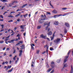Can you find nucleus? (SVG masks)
<instances>
[{
	"label": "nucleus",
	"instance_id": "obj_50",
	"mask_svg": "<svg viewBox=\"0 0 73 73\" xmlns=\"http://www.w3.org/2000/svg\"><path fill=\"white\" fill-rule=\"evenodd\" d=\"M46 66L47 68H49V65L48 64H47V65H46Z\"/></svg>",
	"mask_w": 73,
	"mask_h": 73
},
{
	"label": "nucleus",
	"instance_id": "obj_26",
	"mask_svg": "<svg viewBox=\"0 0 73 73\" xmlns=\"http://www.w3.org/2000/svg\"><path fill=\"white\" fill-rule=\"evenodd\" d=\"M62 10H66L67 9V8L66 7L63 8L62 9Z\"/></svg>",
	"mask_w": 73,
	"mask_h": 73
},
{
	"label": "nucleus",
	"instance_id": "obj_27",
	"mask_svg": "<svg viewBox=\"0 0 73 73\" xmlns=\"http://www.w3.org/2000/svg\"><path fill=\"white\" fill-rule=\"evenodd\" d=\"M70 50H69V51H68V53L67 54V55L68 56H69V54H70Z\"/></svg>",
	"mask_w": 73,
	"mask_h": 73
},
{
	"label": "nucleus",
	"instance_id": "obj_37",
	"mask_svg": "<svg viewBox=\"0 0 73 73\" xmlns=\"http://www.w3.org/2000/svg\"><path fill=\"white\" fill-rule=\"evenodd\" d=\"M20 43H18L17 44H16L15 45L16 46H17L19 45H20Z\"/></svg>",
	"mask_w": 73,
	"mask_h": 73
},
{
	"label": "nucleus",
	"instance_id": "obj_24",
	"mask_svg": "<svg viewBox=\"0 0 73 73\" xmlns=\"http://www.w3.org/2000/svg\"><path fill=\"white\" fill-rule=\"evenodd\" d=\"M52 70V69L50 68L47 70V72H50Z\"/></svg>",
	"mask_w": 73,
	"mask_h": 73
},
{
	"label": "nucleus",
	"instance_id": "obj_59",
	"mask_svg": "<svg viewBox=\"0 0 73 73\" xmlns=\"http://www.w3.org/2000/svg\"><path fill=\"white\" fill-rule=\"evenodd\" d=\"M5 63L6 64H8V62L6 61L5 62Z\"/></svg>",
	"mask_w": 73,
	"mask_h": 73
},
{
	"label": "nucleus",
	"instance_id": "obj_48",
	"mask_svg": "<svg viewBox=\"0 0 73 73\" xmlns=\"http://www.w3.org/2000/svg\"><path fill=\"white\" fill-rule=\"evenodd\" d=\"M46 39H47L48 41H50V40L49 39V38H46Z\"/></svg>",
	"mask_w": 73,
	"mask_h": 73
},
{
	"label": "nucleus",
	"instance_id": "obj_42",
	"mask_svg": "<svg viewBox=\"0 0 73 73\" xmlns=\"http://www.w3.org/2000/svg\"><path fill=\"white\" fill-rule=\"evenodd\" d=\"M9 23H10V22H13V20H11L8 21Z\"/></svg>",
	"mask_w": 73,
	"mask_h": 73
},
{
	"label": "nucleus",
	"instance_id": "obj_36",
	"mask_svg": "<svg viewBox=\"0 0 73 73\" xmlns=\"http://www.w3.org/2000/svg\"><path fill=\"white\" fill-rule=\"evenodd\" d=\"M4 42V41H0V44H3Z\"/></svg>",
	"mask_w": 73,
	"mask_h": 73
},
{
	"label": "nucleus",
	"instance_id": "obj_38",
	"mask_svg": "<svg viewBox=\"0 0 73 73\" xmlns=\"http://www.w3.org/2000/svg\"><path fill=\"white\" fill-rule=\"evenodd\" d=\"M50 6H51V7H52L53 8V6H52V4H51V3H50Z\"/></svg>",
	"mask_w": 73,
	"mask_h": 73
},
{
	"label": "nucleus",
	"instance_id": "obj_19",
	"mask_svg": "<svg viewBox=\"0 0 73 73\" xmlns=\"http://www.w3.org/2000/svg\"><path fill=\"white\" fill-rule=\"evenodd\" d=\"M54 35H53V37H51L50 38H51V40H53L54 39Z\"/></svg>",
	"mask_w": 73,
	"mask_h": 73
},
{
	"label": "nucleus",
	"instance_id": "obj_28",
	"mask_svg": "<svg viewBox=\"0 0 73 73\" xmlns=\"http://www.w3.org/2000/svg\"><path fill=\"white\" fill-rule=\"evenodd\" d=\"M54 72V70L53 69L50 72V73H53Z\"/></svg>",
	"mask_w": 73,
	"mask_h": 73
},
{
	"label": "nucleus",
	"instance_id": "obj_31",
	"mask_svg": "<svg viewBox=\"0 0 73 73\" xmlns=\"http://www.w3.org/2000/svg\"><path fill=\"white\" fill-rule=\"evenodd\" d=\"M64 32L65 33H67V31L66 29H65Z\"/></svg>",
	"mask_w": 73,
	"mask_h": 73
},
{
	"label": "nucleus",
	"instance_id": "obj_39",
	"mask_svg": "<svg viewBox=\"0 0 73 73\" xmlns=\"http://www.w3.org/2000/svg\"><path fill=\"white\" fill-rule=\"evenodd\" d=\"M0 17L2 18V19H3V15H0Z\"/></svg>",
	"mask_w": 73,
	"mask_h": 73
},
{
	"label": "nucleus",
	"instance_id": "obj_15",
	"mask_svg": "<svg viewBox=\"0 0 73 73\" xmlns=\"http://www.w3.org/2000/svg\"><path fill=\"white\" fill-rule=\"evenodd\" d=\"M11 67H12V66H11V65H10V66H8L6 68L7 70H8V69H10V68H11Z\"/></svg>",
	"mask_w": 73,
	"mask_h": 73
},
{
	"label": "nucleus",
	"instance_id": "obj_41",
	"mask_svg": "<svg viewBox=\"0 0 73 73\" xmlns=\"http://www.w3.org/2000/svg\"><path fill=\"white\" fill-rule=\"evenodd\" d=\"M5 6H3L1 8V9L3 10L4 9V8H5Z\"/></svg>",
	"mask_w": 73,
	"mask_h": 73
},
{
	"label": "nucleus",
	"instance_id": "obj_35",
	"mask_svg": "<svg viewBox=\"0 0 73 73\" xmlns=\"http://www.w3.org/2000/svg\"><path fill=\"white\" fill-rule=\"evenodd\" d=\"M15 39L11 40V42H12V43L13 42V41H15Z\"/></svg>",
	"mask_w": 73,
	"mask_h": 73
},
{
	"label": "nucleus",
	"instance_id": "obj_12",
	"mask_svg": "<svg viewBox=\"0 0 73 73\" xmlns=\"http://www.w3.org/2000/svg\"><path fill=\"white\" fill-rule=\"evenodd\" d=\"M13 68H12L11 70L8 71L7 72L8 73H9V72H12V71L13 70Z\"/></svg>",
	"mask_w": 73,
	"mask_h": 73
},
{
	"label": "nucleus",
	"instance_id": "obj_32",
	"mask_svg": "<svg viewBox=\"0 0 73 73\" xmlns=\"http://www.w3.org/2000/svg\"><path fill=\"white\" fill-rule=\"evenodd\" d=\"M46 13L47 15H51V13H50V12H47Z\"/></svg>",
	"mask_w": 73,
	"mask_h": 73
},
{
	"label": "nucleus",
	"instance_id": "obj_5",
	"mask_svg": "<svg viewBox=\"0 0 73 73\" xmlns=\"http://www.w3.org/2000/svg\"><path fill=\"white\" fill-rule=\"evenodd\" d=\"M45 20V19H42V18L41 17V20H40L39 21V23L41 24L43 22H44V21L42 20Z\"/></svg>",
	"mask_w": 73,
	"mask_h": 73
},
{
	"label": "nucleus",
	"instance_id": "obj_44",
	"mask_svg": "<svg viewBox=\"0 0 73 73\" xmlns=\"http://www.w3.org/2000/svg\"><path fill=\"white\" fill-rule=\"evenodd\" d=\"M60 61H61V60H58L57 61V62H58V63H59V62H60Z\"/></svg>",
	"mask_w": 73,
	"mask_h": 73
},
{
	"label": "nucleus",
	"instance_id": "obj_62",
	"mask_svg": "<svg viewBox=\"0 0 73 73\" xmlns=\"http://www.w3.org/2000/svg\"><path fill=\"white\" fill-rule=\"evenodd\" d=\"M5 49V47H4L3 49V50H4Z\"/></svg>",
	"mask_w": 73,
	"mask_h": 73
},
{
	"label": "nucleus",
	"instance_id": "obj_14",
	"mask_svg": "<svg viewBox=\"0 0 73 73\" xmlns=\"http://www.w3.org/2000/svg\"><path fill=\"white\" fill-rule=\"evenodd\" d=\"M34 65H35V62H34L32 61L31 63V66L34 67Z\"/></svg>",
	"mask_w": 73,
	"mask_h": 73
},
{
	"label": "nucleus",
	"instance_id": "obj_4",
	"mask_svg": "<svg viewBox=\"0 0 73 73\" xmlns=\"http://www.w3.org/2000/svg\"><path fill=\"white\" fill-rule=\"evenodd\" d=\"M69 57V56H66L65 57V59H64V62H66L68 60V58Z\"/></svg>",
	"mask_w": 73,
	"mask_h": 73
},
{
	"label": "nucleus",
	"instance_id": "obj_49",
	"mask_svg": "<svg viewBox=\"0 0 73 73\" xmlns=\"http://www.w3.org/2000/svg\"><path fill=\"white\" fill-rule=\"evenodd\" d=\"M19 43H20V44H22L23 43V41H20L19 42Z\"/></svg>",
	"mask_w": 73,
	"mask_h": 73
},
{
	"label": "nucleus",
	"instance_id": "obj_52",
	"mask_svg": "<svg viewBox=\"0 0 73 73\" xmlns=\"http://www.w3.org/2000/svg\"><path fill=\"white\" fill-rule=\"evenodd\" d=\"M12 4H9V7H12Z\"/></svg>",
	"mask_w": 73,
	"mask_h": 73
},
{
	"label": "nucleus",
	"instance_id": "obj_1",
	"mask_svg": "<svg viewBox=\"0 0 73 73\" xmlns=\"http://www.w3.org/2000/svg\"><path fill=\"white\" fill-rule=\"evenodd\" d=\"M50 24V23H49L48 22H46L44 24L45 25H46V26H47L46 29V30L48 31V32H49V31H50V28H48V27H49V26Z\"/></svg>",
	"mask_w": 73,
	"mask_h": 73
},
{
	"label": "nucleus",
	"instance_id": "obj_40",
	"mask_svg": "<svg viewBox=\"0 0 73 73\" xmlns=\"http://www.w3.org/2000/svg\"><path fill=\"white\" fill-rule=\"evenodd\" d=\"M16 13L14 11H13L12 12H11L10 13V14H12V13Z\"/></svg>",
	"mask_w": 73,
	"mask_h": 73
},
{
	"label": "nucleus",
	"instance_id": "obj_3",
	"mask_svg": "<svg viewBox=\"0 0 73 73\" xmlns=\"http://www.w3.org/2000/svg\"><path fill=\"white\" fill-rule=\"evenodd\" d=\"M51 67L52 68H54V66H55L54 65V62H52L51 63Z\"/></svg>",
	"mask_w": 73,
	"mask_h": 73
},
{
	"label": "nucleus",
	"instance_id": "obj_25",
	"mask_svg": "<svg viewBox=\"0 0 73 73\" xmlns=\"http://www.w3.org/2000/svg\"><path fill=\"white\" fill-rule=\"evenodd\" d=\"M27 15H28V14H27L25 15H23V16L24 17H27Z\"/></svg>",
	"mask_w": 73,
	"mask_h": 73
},
{
	"label": "nucleus",
	"instance_id": "obj_30",
	"mask_svg": "<svg viewBox=\"0 0 73 73\" xmlns=\"http://www.w3.org/2000/svg\"><path fill=\"white\" fill-rule=\"evenodd\" d=\"M20 14H17L15 16V17H18L19 16H20Z\"/></svg>",
	"mask_w": 73,
	"mask_h": 73
},
{
	"label": "nucleus",
	"instance_id": "obj_7",
	"mask_svg": "<svg viewBox=\"0 0 73 73\" xmlns=\"http://www.w3.org/2000/svg\"><path fill=\"white\" fill-rule=\"evenodd\" d=\"M71 70L70 71V73H73V66H72V65H71Z\"/></svg>",
	"mask_w": 73,
	"mask_h": 73
},
{
	"label": "nucleus",
	"instance_id": "obj_20",
	"mask_svg": "<svg viewBox=\"0 0 73 73\" xmlns=\"http://www.w3.org/2000/svg\"><path fill=\"white\" fill-rule=\"evenodd\" d=\"M45 47H46L47 49L48 50L49 47L47 44H46L45 46H44V48H45Z\"/></svg>",
	"mask_w": 73,
	"mask_h": 73
},
{
	"label": "nucleus",
	"instance_id": "obj_11",
	"mask_svg": "<svg viewBox=\"0 0 73 73\" xmlns=\"http://www.w3.org/2000/svg\"><path fill=\"white\" fill-rule=\"evenodd\" d=\"M59 23L58 22L56 21L54 22V25H57Z\"/></svg>",
	"mask_w": 73,
	"mask_h": 73
},
{
	"label": "nucleus",
	"instance_id": "obj_13",
	"mask_svg": "<svg viewBox=\"0 0 73 73\" xmlns=\"http://www.w3.org/2000/svg\"><path fill=\"white\" fill-rule=\"evenodd\" d=\"M65 25L67 27H69V25L68 23H65Z\"/></svg>",
	"mask_w": 73,
	"mask_h": 73
},
{
	"label": "nucleus",
	"instance_id": "obj_23",
	"mask_svg": "<svg viewBox=\"0 0 73 73\" xmlns=\"http://www.w3.org/2000/svg\"><path fill=\"white\" fill-rule=\"evenodd\" d=\"M41 26H38V27H37V29H40L41 28Z\"/></svg>",
	"mask_w": 73,
	"mask_h": 73
},
{
	"label": "nucleus",
	"instance_id": "obj_60",
	"mask_svg": "<svg viewBox=\"0 0 73 73\" xmlns=\"http://www.w3.org/2000/svg\"><path fill=\"white\" fill-rule=\"evenodd\" d=\"M10 37V36H9L7 37L6 38L7 39V38H8Z\"/></svg>",
	"mask_w": 73,
	"mask_h": 73
},
{
	"label": "nucleus",
	"instance_id": "obj_56",
	"mask_svg": "<svg viewBox=\"0 0 73 73\" xmlns=\"http://www.w3.org/2000/svg\"><path fill=\"white\" fill-rule=\"evenodd\" d=\"M16 53V50H14L13 53Z\"/></svg>",
	"mask_w": 73,
	"mask_h": 73
},
{
	"label": "nucleus",
	"instance_id": "obj_43",
	"mask_svg": "<svg viewBox=\"0 0 73 73\" xmlns=\"http://www.w3.org/2000/svg\"><path fill=\"white\" fill-rule=\"evenodd\" d=\"M1 26L2 27V29H3V28H4V25H1Z\"/></svg>",
	"mask_w": 73,
	"mask_h": 73
},
{
	"label": "nucleus",
	"instance_id": "obj_54",
	"mask_svg": "<svg viewBox=\"0 0 73 73\" xmlns=\"http://www.w3.org/2000/svg\"><path fill=\"white\" fill-rule=\"evenodd\" d=\"M14 3H15V2H14V1H13L12 2V3H11V4L12 5H13V4H14Z\"/></svg>",
	"mask_w": 73,
	"mask_h": 73
},
{
	"label": "nucleus",
	"instance_id": "obj_45",
	"mask_svg": "<svg viewBox=\"0 0 73 73\" xmlns=\"http://www.w3.org/2000/svg\"><path fill=\"white\" fill-rule=\"evenodd\" d=\"M50 50H54V49H53V48H50Z\"/></svg>",
	"mask_w": 73,
	"mask_h": 73
},
{
	"label": "nucleus",
	"instance_id": "obj_63",
	"mask_svg": "<svg viewBox=\"0 0 73 73\" xmlns=\"http://www.w3.org/2000/svg\"><path fill=\"white\" fill-rule=\"evenodd\" d=\"M28 73H31V71L29 70H28Z\"/></svg>",
	"mask_w": 73,
	"mask_h": 73
},
{
	"label": "nucleus",
	"instance_id": "obj_58",
	"mask_svg": "<svg viewBox=\"0 0 73 73\" xmlns=\"http://www.w3.org/2000/svg\"><path fill=\"white\" fill-rule=\"evenodd\" d=\"M26 34V33H25L23 34V35L24 36H25V35Z\"/></svg>",
	"mask_w": 73,
	"mask_h": 73
},
{
	"label": "nucleus",
	"instance_id": "obj_29",
	"mask_svg": "<svg viewBox=\"0 0 73 73\" xmlns=\"http://www.w3.org/2000/svg\"><path fill=\"white\" fill-rule=\"evenodd\" d=\"M41 17H42V19H45V18H44V15H41Z\"/></svg>",
	"mask_w": 73,
	"mask_h": 73
},
{
	"label": "nucleus",
	"instance_id": "obj_17",
	"mask_svg": "<svg viewBox=\"0 0 73 73\" xmlns=\"http://www.w3.org/2000/svg\"><path fill=\"white\" fill-rule=\"evenodd\" d=\"M62 16V15H55L54 16V18H56L57 16Z\"/></svg>",
	"mask_w": 73,
	"mask_h": 73
},
{
	"label": "nucleus",
	"instance_id": "obj_16",
	"mask_svg": "<svg viewBox=\"0 0 73 73\" xmlns=\"http://www.w3.org/2000/svg\"><path fill=\"white\" fill-rule=\"evenodd\" d=\"M64 67H67V64H64V67H63V68L62 69V70H63V69H64Z\"/></svg>",
	"mask_w": 73,
	"mask_h": 73
},
{
	"label": "nucleus",
	"instance_id": "obj_61",
	"mask_svg": "<svg viewBox=\"0 0 73 73\" xmlns=\"http://www.w3.org/2000/svg\"><path fill=\"white\" fill-rule=\"evenodd\" d=\"M37 41V40L36 39L35 40V43H36Z\"/></svg>",
	"mask_w": 73,
	"mask_h": 73
},
{
	"label": "nucleus",
	"instance_id": "obj_57",
	"mask_svg": "<svg viewBox=\"0 0 73 73\" xmlns=\"http://www.w3.org/2000/svg\"><path fill=\"white\" fill-rule=\"evenodd\" d=\"M14 3H17V2L16 1H14Z\"/></svg>",
	"mask_w": 73,
	"mask_h": 73
},
{
	"label": "nucleus",
	"instance_id": "obj_55",
	"mask_svg": "<svg viewBox=\"0 0 73 73\" xmlns=\"http://www.w3.org/2000/svg\"><path fill=\"white\" fill-rule=\"evenodd\" d=\"M17 21H18V22H19V21H20V19H18L17 20Z\"/></svg>",
	"mask_w": 73,
	"mask_h": 73
},
{
	"label": "nucleus",
	"instance_id": "obj_33",
	"mask_svg": "<svg viewBox=\"0 0 73 73\" xmlns=\"http://www.w3.org/2000/svg\"><path fill=\"white\" fill-rule=\"evenodd\" d=\"M69 13H67L66 14H64L63 15V16H66V15H68Z\"/></svg>",
	"mask_w": 73,
	"mask_h": 73
},
{
	"label": "nucleus",
	"instance_id": "obj_18",
	"mask_svg": "<svg viewBox=\"0 0 73 73\" xmlns=\"http://www.w3.org/2000/svg\"><path fill=\"white\" fill-rule=\"evenodd\" d=\"M52 13H57V11L56 10H54L52 12Z\"/></svg>",
	"mask_w": 73,
	"mask_h": 73
},
{
	"label": "nucleus",
	"instance_id": "obj_53",
	"mask_svg": "<svg viewBox=\"0 0 73 73\" xmlns=\"http://www.w3.org/2000/svg\"><path fill=\"white\" fill-rule=\"evenodd\" d=\"M20 36V34H18L17 35V37H19Z\"/></svg>",
	"mask_w": 73,
	"mask_h": 73
},
{
	"label": "nucleus",
	"instance_id": "obj_21",
	"mask_svg": "<svg viewBox=\"0 0 73 73\" xmlns=\"http://www.w3.org/2000/svg\"><path fill=\"white\" fill-rule=\"evenodd\" d=\"M24 27V25H21L20 26L21 28H22L23 29H24V28L23 27Z\"/></svg>",
	"mask_w": 73,
	"mask_h": 73
},
{
	"label": "nucleus",
	"instance_id": "obj_34",
	"mask_svg": "<svg viewBox=\"0 0 73 73\" xmlns=\"http://www.w3.org/2000/svg\"><path fill=\"white\" fill-rule=\"evenodd\" d=\"M39 52H40V50H38L36 51V53L37 54H38L39 53Z\"/></svg>",
	"mask_w": 73,
	"mask_h": 73
},
{
	"label": "nucleus",
	"instance_id": "obj_64",
	"mask_svg": "<svg viewBox=\"0 0 73 73\" xmlns=\"http://www.w3.org/2000/svg\"><path fill=\"white\" fill-rule=\"evenodd\" d=\"M13 60H16V58H15V57H14L13 58Z\"/></svg>",
	"mask_w": 73,
	"mask_h": 73
},
{
	"label": "nucleus",
	"instance_id": "obj_51",
	"mask_svg": "<svg viewBox=\"0 0 73 73\" xmlns=\"http://www.w3.org/2000/svg\"><path fill=\"white\" fill-rule=\"evenodd\" d=\"M45 53H46V51H44V52H43L42 53V54H44Z\"/></svg>",
	"mask_w": 73,
	"mask_h": 73
},
{
	"label": "nucleus",
	"instance_id": "obj_8",
	"mask_svg": "<svg viewBox=\"0 0 73 73\" xmlns=\"http://www.w3.org/2000/svg\"><path fill=\"white\" fill-rule=\"evenodd\" d=\"M19 56H21V55H22V52H23V50H19Z\"/></svg>",
	"mask_w": 73,
	"mask_h": 73
},
{
	"label": "nucleus",
	"instance_id": "obj_9",
	"mask_svg": "<svg viewBox=\"0 0 73 73\" xmlns=\"http://www.w3.org/2000/svg\"><path fill=\"white\" fill-rule=\"evenodd\" d=\"M47 35L48 36L52 35V31H50L48 32V33H47Z\"/></svg>",
	"mask_w": 73,
	"mask_h": 73
},
{
	"label": "nucleus",
	"instance_id": "obj_2",
	"mask_svg": "<svg viewBox=\"0 0 73 73\" xmlns=\"http://www.w3.org/2000/svg\"><path fill=\"white\" fill-rule=\"evenodd\" d=\"M60 40H61V39L60 38H57L54 41V42H55V43H58V42H59L60 41Z\"/></svg>",
	"mask_w": 73,
	"mask_h": 73
},
{
	"label": "nucleus",
	"instance_id": "obj_22",
	"mask_svg": "<svg viewBox=\"0 0 73 73\" xmlns=\"http://www.w3.org/2000/svg\"><path fill=\"white\" fill-rule=\"evenodd\" d=\"M27 4H26L25 5H23L22 7V8H24L25 7V6H27Z\"/></svg>",
	"mask_w": 73,
	"mask_h": 73
},
{
	"label": "nucleus",
	"instance_id": "obj_6",
	"mask_svg": "<svg viewBox=\"0 0 73 73\" xmlns=\"http://www.w3.org/2000/svg\"><path fill=\"white\" fill-rule=\"evenodd\" d=\"M40 37H42V38L46 39V36H44L42 34L40 35Z\"/></svg>",
	"mask_w": 73,
	"mask_h": 73
},
{
	"label": "nucleus",
	"instance_id": "obj_47",
	"mask_svg": "<svg viewBox=\"0 0 73 73\" xmlns=\"http://www.w3.org/2000/svg\"><path fill=\"white\" fill-rule=\"evenodd\" d=\"M17 7V6H13L12 7V8H16V7Z\"/></svg>",
	"mask_w": 73,
	"mask_h": 73
},
{
	"label": "nucleus",
	"instance_id": "obj_10",
	"mask_svg": "<svg viewBox=\"0 0 73 73\" xmlns=\"http://www.w3.org/2000/svg\"><path fill=\"white\" fill-rule=\"evenodd\" d=\"M31 49L32 50H34V47L33 46H35V44H32V45H31Z\"/></svg>",
	"mask_w": 73,
	"mask_h": 73
},
{
	"label": "nucleus",
	"instance_id": "obj_46",
	"mask_svg": "<svg viewBox=\"0 0 73 73\" xmlns=\"http://www.w3.org/2000/svg\"><path fill=\"white\" fill-rule=\"evenodd\" d=\"M8 17H14L11 16H8Z\"/></svg>",
	"mask_w": 73,
	"mask_h": 73
}]
</instances>
